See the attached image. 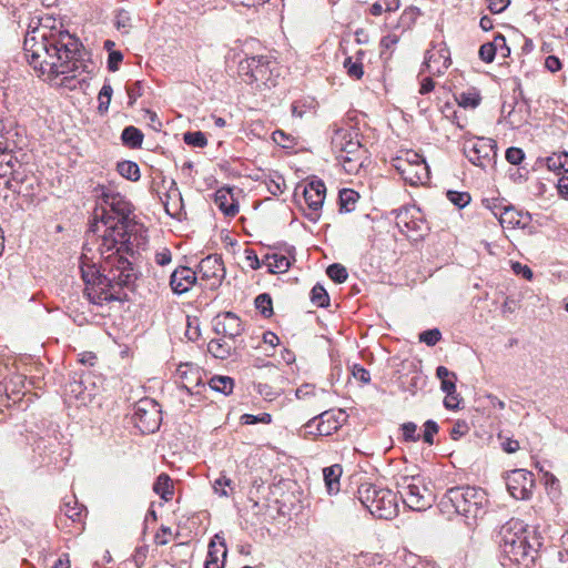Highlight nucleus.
Here are the masks:
<instances>
[{"instance_id": "1", "label": "nucleus", "mask_w": 568, "mask_h": 568, "mask_svg": "<svg viewBox=\"0 0 568 568\" xmlns=\"http://www.w3.org/2000/svg\"><path fill=\"white\" fill-rule=\"evenodd\" d=\"M82 43L69 31L53 32L33 29L24 38L27 61L41 74L53 77L75 72L79 68Z\"/></svg>"}, {"instance_id": "2", "label": "nucleus", "mask_w": 568, "mask_h": 568, "mask_svg": "<svg viewBox=\"0 0 568 568\" xmlns=\"http://www.w3.org/2000/svg\"><path fill=\"white\" fill-rule=\"evenodd\" d=\"M102 264L82 262L80 270L85 284L84 295L95 305L104 302H124L129 300L125 290L132 291L138 272L129 258L101 255Z\"/></svg>"}, {"instance_id": "3", "label": "nucleus", "mask_w": 568, "mask_h": 568, "mask_svg": "<svg viewBox=\"0 0 568 568\" xmlns=\"http://www.w3.org/2000/svg\"><path fill=\"white\" fill-rule=\"evenodd\" d=\"M488 504L487 494L480 487L455 486L448 488L438 503L443 514L459 515L467 520L481 517Z\"/></svg>"}, {"instance_id": "4", "label": "nucleus", "mask_w": 568, "mask_h": 568, "mask_svg": "<svg viewBox=\"0 0 568 568\" xmlns=\"http://www.w3.org/2000/svg\"><path fill=\"white\" fill-rule=\"evenodd\" d=\"M102 205L101 214L95 210L94 221L90 224L89 232L97 233L99 231V223L101 224H128L136 223L133 214V205L125 196L113 191H103L101 194Z\"/></svg>"}, {"instance_id": "5", "label": "nucleus", "mask_w": 568, "mask_h": 568, "mask_svg": "<svg viewBox=\"0 0 568 568\" xmlns=\"http://www.w3.org/2000/svg\"><path fill=\"white\" fill-rule=\"evenodd\" d=\"M357 497L362 505L376 518L388 520L397 516L396 495L390 489L364 483L357 489Z\"/></svg>"}, {"instance_id": "6", "label": "nucleus", "mask_w": 568, "mask_h": 568, "mask_svg": "<svg viewBox=\"0 0 568 568\" xmlns=\"http://www.w3.org/2000/svg\"><path fill=\"white\" fill-rule=\"evenodd\" d=\"M104 226L101 235L99 251L101 255H113L121 258H129L134 255L131 234L136 223L128 224H102Z\"/></svg>"}, {"instance_id": "7", "label": "nucleus", "mask_w": 568, "mask_h": 568, "mask_svg": "<svg viewBox=\"0 0 568 568\" xmlns=\"http://www.w3.org/2000/svg\"><path fill=\"white\" fill-rule=\"evenodd\" d=\"M397 490L403 503L415 511H423L432 507L435 496L425 484V479L417 476H403L397 480Z\"/></svg>"}, {"instance_id": "8", "label": "nucleus", "mask_w": 568, "mask_h": 568, "mask_svg": "<svg viewBox=\"0 0 568 568\" xmlns=\"http://www.w3.org/2000/svg\"><path fill=\"white\" fill-rule=\"evenodd\" d=\"M133 423L142 434L155 433L162 423V410L159 403L144 397L134 406Z\"/></svg>"}, {"instance_id": "9", "label": "nucleus", "mask_w": 568, "mask_h": 568, "mask_svg": "<svg viewBox=\"0 0 568 568\" xmlns=\"http://www.w3.org/2000/svg\"><path fill=\"white\" fill-rule=\"evenodd\" d=\"M500 548V564L510 568L513 565L529 568L534 565L537 548L529 539H521L510 545H503Z\"/></svg>"}, {"instance_id": "10", "label": "nucleus", "mask_w": 568, "mask_h": 568, "mask_svg": "<svg viewBox=\"0 0 568 568\" xmlns=\"http://www.w3.org/2000/svg\"><path fill=\"white\" fill-rule=\"evenodd\" d=\"M463 152L470 163L486 169L496 162L497 143L490 138H476L464 142Z\"/></svg>"}, {"instance_id": "11", "label": "nucleus", "mask_w": 568, "mask_h": 568, "mask_svg": "<svg viewBox=\"0 0 568 568\" xmlns=\"http://www.w3.org/2000/svg\"><path fill=\"white\" fill-rule=\"evenodd\" d=\"M240 72L247 77L245 81L250 84L256 83L267 88L275 85L271 61L265 55H254L241 61Z\"/></svg>"}, {"instance_id": "12", "label": "nucleus", "mask_w": 568, "mask_h": 568, "mask_svg": "<svg viewBox=\"0 0 568 568\" xmlns=\"http://www.w3.org/2000/svg\"><path fill=\"white\" fill-rule=\"evenodd\" d=\"M331 144L337 158L344 163V166L357 160L356 154L361 150V143L356 139V135H353L351 130L344 128L336 129L332 135ZM345 169L348 171L352 170V168Z\"/></svg>"}, {"instance_id": "13", "label": "nucleus", "mask_w": 568, "mask_h": 568, "mask_svg": "<svg viewBox=\"0 0 568 568\" xmlns=\"http://www.w3.org/2000/svg\"><path fill=\"white\" fill-rule=\"evenodd\" d=\"M509 494L517 500H526L531 495L534 474L526 469H514L505 477Z\"/></svg>"}, {"instance_id": "14", "label": "nucleus", "mask_w": 568, "mask_h": 568, "mask_svg": "<svg viewBox=\"0 0 568 568\" xmlns=\"http://www.w3.org/2000/svg\"><path fill=\"white\" fill-rule=\"evenodd\" d=\"M325 195L326 186L321 179H314L304 186L303 196L307 207L311 210V212L304 215L308 221L316 223L320 220V210L323 206Z\"/></svg>"}, {"instance_id": "15", "label": "nucleus", "mask_w": 568, "mask_h": 568, "mask_svg": "<svg viewBox=\"0 0 568 568\" xmlns=\"http://www.w3.org/2000/svg\"><path fill=\"white\" fill-rule=\"evenodd\" d=\"M212 328L217 336L235 341L243 334L244 324L235 313L227 311L213 318Z\"/></svg>"}, {"instance_id": "16", "label": "nucleus", "mask_w": 568, "mask_h": 568, "mask_svg": "<svg viewBox=\"0 0 568 568\" xmlns=\"http://www.w3.org/2000/svg\"><path fill=\"white\" fill-rule=\"evenodd\" d=\"M197 267L199 271L196 273L200 275V278L202 281H211L210 288H217L221 285L225 276V268L221 256L209 255L201 260Z\"/></svg>"}, {"instance_id": "17", "label": "nucleus", "mask_w": 568, "mask_h": 568, "mask_svg": "<svg viewBox=\"0 0 568 568\" xmlns=\"http://www.w3.org/2000/svg\"><path fill=\"white\" fill-rule=\"evenodd\" d=\"M521 539H529L527 525H525L523 520L513 518L500 527L498 532L499 547L514 544Z\"/></svg>"}, {"instance_id": "18", "label": "nucleus", "mask_w": 568, "mask_h": 568, "mask_svg": "<svg viewBox=\"0 0 568 568\" xmlns=\"http://www.w3.org/2000/svg\"><path fill=\"white\" fill-rule=\"evenodd\" d=\"M197 273L187 266H180L170 276V286L175 294H184L196 283Z\"/></svg>"}, {"instance_id": "19", "label": "nucleus", "mask_w": 568, "mask_h": 568, "mask_svg": "<svg viewBox=\"0 0 568 568\" xmlns=\"http://www.w3.org/2000/svg\"><path fill=\"white\" fill-rule=\"evenodd\" d=\"M343 414L344 413L342 410H338L337 413L326 410L310 420L306 426L311 428L315 422L318 420L316 424L317 435L328 436L341 427L339 417L343 416Z\"/></svg>"}, {"instance_id": "20", "label": "nucleus", "mask_w": 568, "mask_h": 568, "mask_svg": "<svg viewBox=\"0 0 568 568\" xmlns=\"http://www.w3.org/2000/svg\"><path fill=\"white\" fill-rule=\"evenodd\" d=\"M176 375L182 381V388L189 394H194L193 388L204 386L200 368L192 363H181L176 368Z\"/></svg>"}, {"instance_id": "21", "label": "nucleus", "mask_w": 568, "mask_h": 568, "mask_svg": "<svg viewBox=\"0 0 568 568\" xmlns=\"http://www.w3.org/2000/svg\"><path fill=\"white\" fill-rule=\"evenodd\" d=\"M162 183L168 184L165 201H163L165 212L172 217H178L182 210V195L178 184L173 179L166 181L165 178H163Z\"/></svg>"}, {"instance_id": "22", "label": "nucleus", "mask_w": 568, "mask_h": 568, "mask_svg": "<svg viewBox=\"0 0 568 568\" xmlns=\"http://www.w3.org/2000/svg\"><path fill=\"white\" fill-rule=\"evenodd\" d=\"M214 203L226 216H234L239 212V204L233 199L230 189H220L214 194Z\"/></svg>"}, {"instance_id": "23", "label": "nucleus", "mask_w": 568, "mask_h": 568, "mask_svg": "<svg viewBox=\"0 0 568 568\" xmlns=\"http://www.w3.org/2000/svg\"><path fill=\"white\" fill-rule=\"evenodd\" d=\"M209 353L217 359H227L236 354V347L223 338H213L207 344Z\"/></svg>"}, {"instance_id": "24", "label": "nucleus", "mask_w": 568, "mask_h": 568, "mask_svg": "<svg viewBox=\"0 0 568 568\" xmlns=\"http://www.w3.org/2000/svg\"><path fill=\"white\" fill-rule=\"evenodd\" d=\"M263 263L272 274L285 273L291 267V260L286 255L278 253L266 254Z\"/></svg>"}, {"instance_id": "25", "label": "nucleus", "mask_w": 568, "mask_h": 568, "mask_svg": "<svg viewBox=\"0 0 568 568\" xmlns=\"http://www.w3.org/2000/svg\"><path fill=\"white\" fill-rule=\"evenodd\" d=\"M342 471V466L338 464L325 467L323 469L325 486L329 495H335L339 491V478Z\"/></svg>"}, {"instance_id": "26", "label": "nucleus", "mask_w": 568, "mask_h": 568, "mask_svg": "<svg viewBox=\"0 0 568 568\" xmlns=\"http://www.w3.org/2000/svg\"><path fill=\"white\" fill-rule=\"evenodd\" d=\"M55 446V438L51 436H39L34 437L31 447L33 453L38 454L41 463H47V458L50 459V454L53 452L52 448Z\"/></svg>"}, {"instance_id": "27", "label": "nucleus", "mask_w": 568, "mask_h": 568, "mask_svg": "<svg viewBox=\"0 0 568 568\" xmlns=\"http://www.w3.org/2000/svg\"><path fill=\"white\" fill-rule=\"evenodd\" d=\"M524 215L517 211L513 205H506L498 220L503 227L515 229L517 226H525L526 222H523Z\"/></svg>"}, {"instance_id": "28", "label": "nucleus", "mask_w": 568, "mask_h": 568, "mask_svg": "<svg viewBox=\"0 0 568 568\" xmlns=\"http://www.w3.org/2000/svg\"><path fill=\"white\" fill-rule=\"evenodd\" d=\"M428 231L426 222L422 217L412 216L407 225L403 226L402 234L413 240L423 239Z\"/></svg>"}, {"instance_id": "29", "label": "nucleus", "mask_w": 568, "mask_h": 568, "mask_svg": "<svg viewBox=\"0 0 568 568\" xmlns=\"http://www.w3.org/2000/svg\"><path fill=\"white\" fill-rule=\"evenodd\" d=\"M403 390L415 395L417 390L426 385V376L419 372H414L412 375H405L400 379Z\"/></svg>"}, {"instance_id": "30", "label": "nucleus", "mask_w": 568, "mask_h": 568, "mask_svg": "<svg viewBox=\"0 0 568 568\" xmlns=\"http://www.w3.org/2000/svg\"><path fill=\"white\" fill-rule=\"evenodd\" d=\"M142 131L133 125L125 126L121 133V141L125 146L139 149L143 143Z\"/></svg>"}, {"instance_id": "31", "label": "nucleus", "mask_w": 568, "mask_h": 568, "mask_svg": "<svg viewBox=\"0 0 568 568\" xmlns=\"http://www.w3.org/2000/svg\"><path fill=\"white\" fill-rule=\"evenodd\" d=\"M116 171L122 178L132 182L138 181L141 176L138 163L129 160L118 162Z\"/></svg>"}, {"instance_id": "32", "label": "nucleus", "mask_w": 568, "mask_h": 568, "mask_svg": "<svg viewBox=\"0 0 568 568\" xmlns=\"http://www.w3.org/2000/svg\"><path fill=\"white\" fill-rule=\"evenodd\" d=\"M210 387L224 395H230L234 388V379L229 376L215 375L210 379Z\"/></svg>"}, {"instance_id": "33", "label": "nucleus", "mask_w": 568, "mask_h": 568, "mask_svg": "<svg viewBox=\"0 0 568 568\" xmlns=\"http://www.w3.org/2000/svg\"><path fill=\"white\" fill-rule=\"evenodd\" d=\"M153 490L160 495L162 499L166 501L170 500L173 496L171 478L166 474H161L153 485Z\"/></svg>"}, {"instance_id": "34", "label": "nucleus", "mask_w": 568, "mask_h": 568, "mask_svg": "<svg viewBox=\"0 0 568 568\" xmlns=\"http://www.w3.org/2000/svg\"><path fill=\"white\" fill-rule=\"evenodd\" d=\"M427 176H428V166H427L426 162H424L420 164L410 165L404 180L407 183L415 185L417 183H423V180L426 179Z\"/></svg>"}, {"instance_id": "35", "label": "nucleus", "mask_w": 568, "mask_h": 568, "mask_svg": "<svg viewBox=\"0 0 568 568\" xmlns=\"http://www.w3.org/2000/svg\"><path fill=\"white\" fill-rule=\"evenodd\" d=\"M548 170L554 172L566 171L568 172V153L562 152L559 154L554 153L546 159Z\"/></svg>"}, {"instance_id": "36", "label": "nucleus", "mask_w": 568, "mask_h": 568, "mask_svg": "<svg viewBox=\"0 0 568 568\" xmlns=\"http://www.w3.org/2000/svg\"><path fill=\"white\" fill-rule=\"evenodd\" d=\"M359 195L357 192L351 189H343L339 191L338 200L341 205V211L352 212L354 210V205L357 202Z\"/></svg>"}, {"instance_id": "37", "label": "nucleus", "mask_w": 568, "mask_h": 568, "mask_svg": "<svg viewBox=\"0 0 568 568\" xmlns=\"http://www.w3.org/2000/svg\"><path fill=\"white\" fill-rule=\"evenodd\" d=\"M356 61H353L352 57H347L344 61V68L347 71V74L356 80H359L364 74L363 63L361 62L362 57L364 55L363 51H358Z\"/></svg>"}, {"instance_id": "38", "label": "nucleus", "mask_w": 568, "mask_h": 568, "mask_svg": "<svg viewBox=\"0 0 568 568\" xmlns=\"http://www.w3.org/2000/svg\"><path fill=\"white\" fill-rule=\"evenodd\" d=\"M112 94H113V89H112L110 82L105 81L99 92V95H98V101H99L98 111L100 114H104L108 112Z\"/></svg>"}, {"instance_id": "39", "label": "nucleus", "mask_w": 568, "mask_h": 568, "mask_svg": "<svg viewBox=\"0 0 568 568\" xmlns=\"http://www.w3.org/2000/svg\"><path fill=\"white\" fill-rule=\"evenodd\" d=\"M311 302L317 307H326L329 305V296L321 284H315L311 291Z\"/></svg>"}, {"instance_id": "40", "label": "nucleus", "mask_w": 568, "mask_h": 568, "mask_svg": "<svg viewBox=\"0 0 568 568\" xmlns=\"http://www.w3.org/2000/svg\"><path fill=\"white\" fill-rule=\"evenodd\" d=\"M256 310L264 316L270 317L273 314L272 297L267 293L258 294L254 301Z\"/></svg>"}, {"instance_id": "41", "label": "nucleus", "mask_w": 568, "mask_h": 568, "mask_svg": "<svg viewBox=\"0 0 568 568\" xmlns=\"http://www.w3.org/2000/svg\"><path fill=\"white\" fill-rule=\"evenodd\" d=\"M185 144L194 148H204L207 145V139L202 131H189L183 134Z\"/></svg>"}, {"instance_id": "42", "label": "nucleus", "mask_w": 568, "mask_h": 568, "mask_svg": "<svg viewBox=\"0 0 568 568\" xmlns=\"http://www.w3.org/2000/svg\"><path fill=\"white\" fill-rule=\"evenodd\" d=\"M326 274L332 281L338 284L344 283L348 277L346 267L339 263L331 264L326 270Z\"/></svg>"}, {"instance_id": "43", "label": "nucleus", "mask_w": 568, "mask_h": 568, "mask_svg": "<svg viewBox=\"0 0 568 568\" xmlns=\"http://www.w3.org/2000/svg\"><path fill=\"white\" fill-rule=\"evenodd\" d=\"M447 199L458 209H464L469 204L471 197L468 192L447 191Z\"/></svg>"}, {"instance_id": "44", "label": "nucleus", "mask_w": 568, "mask_h": 568, "mask_svg": "<svg viewBox=\"0 0 568 568\" xmlns=\"http://www.w3.org/2000/svg\"><path fill=\"white\" fill-rule=\"evenodd\" d=\"M125 91L129 98L128 105L133 106L138 98L143 94V87L141 81H134L125 85Z\"/></svg>"}, {"instance_id": "45", "label": "nucleus", "mask_w": 568, "mask_h": 568, "mask_svg": "<svg viewBox=\"0 0 568 568\" xmlns=\"http://www.w3.org/2000/svg\"><path fill=\"white\" fill-rule=\"evenodd\" d=\"M233 481L227 478L225 475H221L219 478H216L213 483V489L214 493L222 496V497H229L230 491L225 489V487H229L230 490H233Z\"/></svg>"}, {"instance_id": "46", "label": "nucleus", "mask_w": 568, "mask_h": 568, "mask_svg": "<svg viewBox=\"0 0 568 568\" xmlns=\"http://www.w3.org/2000/svg\"><path fill=\"white\" fill-rule=\"evenodd\" d=\"M61 511L72 521H78L80 520L82 508L78 505L77 500L73 501V505L71 501H64L61 506Z\"/></svg>"}, {"instance_id": "47", "label": "nucleus", "mask_w": 568, "mask_h": 568, "mask_svg": "<svg viewBox=\"0 0 568 568\" xmlns=\"http://www.w3.org/2000/svg\"><path fill=\"white\" fill-rule=\"evenodd\" d=\"M418 338L427 346H435L442 339V332L438 328L426 329L419 334Z\"/></svg>"}, {"instance_id": "48", "label": "nucleus", "mask_w": 568, "mask_h": 568, "mask_svg": "<svg viewBox=\"0 0 568 568\" xmlns=\"http://www.w3.org/2000/svg\"><path fill=\"white\" fill-rule=\"evenodd\" d=\"M412 211L413 209L407 206L393 211L395 213V223L399 231H403V226L407 225V222H409L410 217L414 216Z\"/></svg>"}, {"instance_id": "49", "label": "nucleus", "mask_w": 568, "mask_h": 568, "mask_svg": "<svg viewBox=\"0 0 568 568\" xmlns=\"http://www.w3.org/2000/svg\"><path fill=\"white\" fill-rule=\"evenodd\" d=\"M439 430L438 424L433 420L428 419L424 423V434H423V440L424 443L428 445L434 444V435L437 434Z\"/></svg>"}, {"instance_id": "50", "label": "nucleus", "mask_w": 568, "mask_h": 568, "mask_svg": "<svg viewBox=\"0 0 568 568\" xmlns=\"http://www.w3.org/2000/svg\"><path fill=\"white\" fill-rule=\"evenodd\" d=\"M241 420L244 425H255L257 423L270 424L272 422V416L267 413L258 415L244 414L242 415Z\"/></svg>"}, {"instance_id": "51", "label": "nucleus", "mask_w": 568, "mask_h": 568, "mask_svg": "<svg viewBox=\"0 0 568 568\" xmlns=\"http://www.w3.org/2000/svg\"><path fill=\"white\" fill-rule=\"evenodd\" d=\"M458 103L464 108H476L480 103V97L477 93L462 92Z\"/></svg>"}, {"instance_id": "52", "label": "nucleus", "mask_w": 568, "mask_h": 568, "mask_svg": "<svg viewBox=\"0 0 568 568\" xmlns=\"http://www.w3.org/2000/svg\"><path fill=\"white\" fill-rule=\"evenodd\" d=\"M478 54L484 62L490 63L497 54L496 47L493 45V42L484 43L480 45Z\"/></svg>"}, {"instance_id": "53", "label": "nucleus", "mask_w": 568, "mask_h": 568, "mask_svg": "<svg viewBox=\"0 0 568 568\" xmlns=\"http://www.w3.org/2000/svg\"><path fill=\"white\" fill-rule=\"evenodd\" d=\"M506 160L514 165L520 164L525 159V153L520 148L510 146L505 153Z\"/></svg>"}, {"instance_id": "54", "label": "nucleus", "mask_w": 568, "mask_h": 568, "mask_svg": "<svg viewBox=\"0 0 568 568\" xmlns=\"http://www.w3.org/2000/svg\"><path fill=\"white\" fill-rule=\"evenodd\" d=\"M403 438L405 442H417L420 436L416 434L417 426L413 422H407L402 425Z\"/></svg>"}, {"instance_id": "55", "label": "nucleus", "mask_w": 568, "mask_h": 568, "mask_svg": "<svg viewBox=\"0 0 568 568\" xmlns=\"http://www.w3.org/2000/svg\"><path fill=\"white\" fill-rule=\"evenodd\" d=\"M468 432H469V426H468L467 422L459 419V420L455 422L449 434H450L452 439L458 440L463 436H465Z\"/></svg>"}, {"instance_id": "56", "label": "nucleus", "mask_w": 568, "mask_h": 568, "mask_svg": "<svg viewBox=\"0 0 568 568\" xmlns=\"http://www.w3.org/2000/svg\"><path fill=\"white\" fill-rule=\"evenodd\" d=\"M486 2L491 14L503 13L511 3L510 0H486Z\"/></svg>"}, {"instance_id": "57", "label": "nucleus", "mask_w": 568, "mask_h": 568, "mask_svg": "<svg viewBox=\"0 0 568 568\" xmlns=\"http://www.w3.org/2000/svg\"><path fill=\"white\" fill-rule=\"evenodd\" d=\"M123 61V53L119 50L110 51L106 67L110 72H115L120 68V63Z\"/></svg>"}, {"instance_id": "58", "label": "nucleus", "mask_w": 568, "mask_h": 568, "mask_svg": "<svg viewBox=\"0 0 568 568\" xmlns=\"http://www.w3.org/2000/svg\"><path fill=\"white\" fill-rule=\"evenodd\" d=\"M493 45L496 47V52H500V54L506 58L510 54V48L506 43V38L501 33H497L491 41Z\"/></svg>"}, {"instance_id": "59", "label": "nucleus", "mask_w": 568, "mask_h": 568, "mask_svg": "<svg viewBox=\"0 0 568 568\" xmlns=\"http://www.w3.org/2000/svg\"><path fill=\"white\" fill-rule=\"evenodd\" d=\"M483 204L486 209H488L498 220L500 219V213L503 209L506 206L498 199H485L483 200Z\"/></svg>"}, {"instance_id": "60", "label": "nucleus", "mask_w": 568, "mask_h": 568, "mask_svg": "<svg viewBox=\"0 0 568 568\" xmlns=\"http://www.w3.org/2000/svg\"><path fill=\"white\" fill-rule=\"evenodd\" d=\"M352 375L363 384H368L371 382V373L359 364L353 365Z\"/></svg>"}, {"instance_id": "61", "label": "nucleus", "mask_w": 568, "mask_h": 568, "mask_svg": "<svg viewBox=\"0 0 568 568\" xmlns=\"http://www.w3.org/2000/svg\"><path fill=\"white\" fill-rule=\"evenodd\" d=\"M392 166L400 174L404 179L408 172L410 164H408L405 159L399 154L390 161Z\"/></svg>"}, {"instance_id": "62", "label": "nucleus", "mask_w": 568, "mask_h": 568, "mask_svg": "<svg viewBox=\"0 0 568 568\" xmlns=\"http://www.w3.org/2000/svg\"><path fill=\"white\" fill-rule=\"evenodd\" d=\"M284 189L285 181L281 175L277 176V180L271 179L270 182L267 183V190L273 195L282 194L284 192Z\"/></svg>"}, {"instance_id": "63", "label": "nucleus", "mask_w": 568, "mask_h": 568, "mask_svg": "<svg viewBox=\"0 0 568 568\" xmlns=\"http://www.w3.org/2000/svg\"><path fill=\"white\" fill-rule=\"evenodd\" d=\"M130 16L124 9H119L115 13V27L118 30L130 27Z\"/></svg>"}, {"instance_id": "64", "label": "nucleus", "mask_w": 568, "mask_h": 568, "mask_svg": "<svg viewBox=\"0 0 568 568\" xmlns=\"http://www.w3.org/2000/svg\"><path fill=\"white\" fill-rule=\"evenodd\" d=\"M400 155L410 165H414V164L416 165V164L426 162L425 159L420 154H418L417 152L412 151V150L400 151Z\"/></svg>"}]
</instances>
